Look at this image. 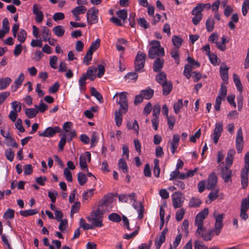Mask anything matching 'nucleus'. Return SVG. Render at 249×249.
I'll return each mask as SVG.
<instances>
[{"label":"nucleus","mask_w":249,"mask_h":249,"mask_svg":"<svg viewBox=\"0 0 249 249\" xmlns=\"http://www.w3.org/2000/svg\"><path fill=\"white\" fill-rule=\"evenodd\" d=\"M230 167L225 166L222 167L221 169V176L224 182L227 183L229 181H231V170L230 169Z\"/></svg>","instance_id":"4468645a"},{"label":"nucleus","mask_w":249,"mask_h":249,"mask_svg":"<svg viewBox=\"0 0 249 249\" xmlns=\"http://www.w3.org/2000/svg\"><path fill=\"white\" fill-rule=\"evenodd\" d=\"M154 167L153 170V173L155 176L156 178H159L160 177V168L159 166V160L158 159H155L154 160Z\"/></svg>","instance_id":"49530a36"},{"label":"nucleus","mask_w":249,"mask_h":249,"mask_svg":"<svg viewBox=\"0 0 249 249\" xmlns=\"http://www.w3.org/2000/svg\"><path fill=\"white\" fill-rule=\"evenodd\" d=\"M127 46V41L124 38H120L117 39L116 47L118 51L124 52L125 47Z\"/></svg>","instance_id":"5701e85b"},{"label":"nucleus","mask_w":249,"mask_h":249,"mask_svg":"<svg viewBox=\"0 0 249 249\" xmlns=\"http://www.w3.org/2000/svg\"><path fill=\"white\" fill-rule=\"evenodd\" d=\"M217 178L214 173H211L207 179L206 188L208 190L214 189L217 184Z\"/></svg>","instance_id":"dca6fc26"},{"label":"nucleus","mask_w":249,"mask_h":249,"mask_svg":"<svg viewBox=\"0 0 249 249\" xmlns=\"http://www.w3.org/2000/svg\"><path fill=\"white\" fill-rule=\"evenodd\" d=\"M90 93L91 95L95 97L100 103L103 102V98L102 95L94 87H92L90 89Z\"/></svg>","instance_id":"de8ad7c7"},{"label":"nucleus","mask_w":249,"mask_h":249,"mask_svg":"<svg viewBox=\"0 0 249 249\" xmlns=\"http://www.w3.org/2000/svg\"><path fill=\"white\" fill-rule=\"evenodd\" d=\"M229 68L226 66L225 63H222L220 67V76L223 81L224 84H227L228 83L229 76H228Z\"/></svg>","instance_id":"2eb2a0df"},{"label":"nucleus","mask_w":249,"mask_h":249,"mask_svg":"<svg viewBox=\"0 0 249 249\" xmlns=\"http://www.w3.org/2000/svg\"><path fill=\"white\" fill-rule=\"evenodd\" d=\"M162 87L163 94L164 95H168L173 89L172 83L170 81H167L161 84Z\"/></svg>","instance_id":"393cba45"},{"label":"nucleus","mask_w":249,"mask_h":249,"mask_svg":"<svg viewBox=\"0 0 249 249\" xmlns=\"http://www.w3.org/2000/svg\"><path fill=\"white\" fill-rule=\"evenodd\" d=\"M100 39L99 38L96 39L94 42L91 43L90 47L89 49V51H90L91 52L93 53L96 51L99 47L100 46Z\"/></svg>","instance_id":"3c124183"},{"label":"nucleus","mask_w":249,"mask_h":249,"mask_svg":"<svg viewBox=\"0 0 249 249\" xmlns=\"http://www.w3.org/2000/svg\"><path fill=\"white\" fill-rule=\"evenodd\" d=\"M167 232V230L164 229L161 232L159 237L155 239V245L156 249H160L161 245L165 242V236Z\"/></svg>","instance_id":"a211bd4d"},{"label":"nucleus","mask_w":249,"mask_h":249,"mask_svg":"<svg viewBox=\"0 0 249 249\" xmlns=\"http://www.w3.org/2000/svg\"><path fill=\"white\" fill-rule=\"evenodd\" d=\"M214 217L215 219V222L214 225V232L215 235H218L219 234L222 228H223V214H216V212L213 214Z\"/></svg>","instance_id":"9d476101"},{"label":"nucleus","mask_w":249,"mask_h":249,"mask_svg":"<svg viewBox=\"0 0 249 249\" xmlns=\"http://www.w3.org/2000/svg\"><path fill=\"white\" fill-rule=\"evenodd\" d=\"M171 55L175 61L176 63L178 65L179 63L178 48H173L170 52Z\"/></svg>","instance_id":"e433bc0d"},{"label":"nucleus","mask_w":249,"mask_h":249,"mask_svg":"<svg viewBox=\"0 0 249 249\" xmlns=\"http://www.w3.org/2000/svg\"><path fill=\"white\" fill-rule=\"evenodd\" d=\"M183 106L182 100L181 99H178V101L174 104L173 108L174 112L176 114L179 112L180 109Z\"/></svg>","instance_id":"8fccbe9b"},{"label":"nucleus","mask_w":249,"mask_h":249,"mask_svg":"<svg viewBox=\"0 0 249 249\" xmlns=\"http://www.w3.org/2000/svg\"><path fill=\"white\" fill-rule=\"evenodd\" d=\"M233 80L237 90L239 92H242L243 90V87L242 83L240 81V79L238 75L235 73H233Z\"/></svg>","instance_id":"7c9ffc66"},{"label":"nucleus","mask_w":249,"mask_h":249,"mask_svg":"<svg viewBox=\"0 0 249 249\" xmlns=\"http://www.w3.org/2000/svg\"><path fill=\"white\" fill-rule=\"evenodd\" d=\"M228 42V41H226V36H223L221 38V42H218L217 40L215 44L217 48L221 51H224L226 48L225 44Z\"/></svg>","instance_id":"cd10ccee"},{"label":"nucleus","mask_w":249,"mask_h":249,"mask_svg":"<svg viewBox=\"0 0 249 249\" xmlns=\"http://www.w3.org/2000/svg\"><path fill=\"white\" fill-rule=\"evenodd\" d=\"M79 225L80 228H82L84 230H89L93 228L92 225L87 223L83 218H80L79 221Z\"/></svg>","instance_id":"680f3d73"},{"label":"nucleus","mask_w":249,"mask_h":249,"mask_svg":"<svg viewBox=\"0 0 249 249\" xmlns=\"http://www.w3.org/2000/svg\"><path fill=\"white\" fill-rule=\"evenodd\" d=\"M156 79L160 85L167 81L166 74L163 71H160V72L156 75Z\"/></svg>","instance_id":"2f4dec72"},{"label":"nucleus","mask_w":249,"mask_h":249,"mask_svg":"<svg viewBox=\"0 0 249 249\" xmlns=\"http://www.w3.org/2000/svg\"><path fill=\"white\" fill-rule=\"evenodd\" d=\"M129 199L131 201H133L132 206L136 210L138 213V218L140 219H142L143 217L144 207L141 203H136L137 197L135 193H132L128 195Z\"/></svg>","instance_id":"423d86ee"},{"label":"nucleus","mask_w":249,"mask_h":249,"mask_svg":"<svg viewBox=\"0 0 249 249\" xmlns=\"http://www.w3.org/2000/svg\"><path fill=\"white\" fill-rule=\"evenodd\" d=\"M193 70V67L191 65H186L184 67L183 71L184 75L187 78L189 79L191 76V71Z\"/></svg>","instance_id":"13d9d810"},{"label":"nucleus","mask_w":249,"mask_h":249,"mask_svg":"<svg viewBox=\"0 0 249 249\" xmlns=\"http://www.w3.org/2000/svg\"><path fill=\"white\" fill-rule=\"evenodd\" d=\"M172 42L175 46L174 48H179L182 44L183 40L178 36H174L172 37Z\"/></svg>","instance_id":"a19ab883"},{"label":"nucleus","mask_w":249,"mask_h":249,"mask_svg":"<svg viewBox=\"0 0 249 249\" xmlns=\"http://www.w3.org/2000/svg\"><path fill=\"white\" fill-rule=\"evenodd\" d=\"M154 92V90L150 88H147L141 91L143 98L146 100L151 99L153 96Z\"/></svg>","instance_id":"c85d7f7f"},{"label":"nucleus","mask_w":249,"mask_h":249,"mask_svg":"<svg viewBox=\"0 0 249 249\" xmlns=\"http://www.w3.org/2000/svg\"><path fill=\"white\" fill-rule=\"evenodd\" d=\"M67 138V134L66 133L63 134V136L58 143V147L60 151H62L64 149V146L66 143Z\"/></svg>","instance_id":"0e129e2a"},{"label":"nucleus","mask_w":249,"mask_h":249,"mask_svg":"<svg viewBox=\"0 0 249 249\" xmlns=\"http://www.w3.org/2000/svg\"><path fill=\"white\" fill-rule=\"evenodd\" d=\"M127 95V93L125 91L116 92L113 98L114 100L116 99V103L120 105V109L123 110L124 113L128 110Z\"/></svg>","instance_id":"20e7f679"},{"label":"nucleus","mask_w":249,"mask_h":249,"mask_svg":"<svg viewBox=\"0 0 249 249\" xmlns=\"http://www.w3.org/2000/svg\"><path fill=\"white\" fill-rule=\"evenodd\" d=\"M201 204V200L198 197H193L190 200L189 206L192 208L199 207Z\"/></svg>","instance_id":"c9c22d12"},{"label":"nucleus","mask_w":249,"mask_h":249,"mask_svg":"<svg viewBox=\"0 0 249 249\" xmlns=\"http://www.w3.org/2000/svg\"><path fill=\"white\" fill-rule=\"evenodd\" d=\"M104 207V205L103 204L99 205L96 209L93 210L90 213V215L87 217L89 221L92 223V226L99 228L103 226Z\"/></svg>","instance_id":"f257e3e1"},{"label":"nucleus","mask_w":249,"mask_h":249,"mask_svg":"<svg viewBox=\"0 0 249 249\" xmlns=\"http://www.w3.org/2000/svg\"><path fill=\"white\" fill-rule=\"evenodd\" d=\"M244 140L243 131L241 127H240L236 133L235 140V146L237 152L240 153L242 152L243 148Z\"/></svg>","instance_id":"1a4fd4ad"},{"label":"nucleus","mask_w":249,"mask_h":249,"mask_svg":"<svg viewBox=\"0 0 249 249\" xmlns=\"http://www.w3.org/2000/svg\"><path fill=\"white\" fill-rule=\"evenodd\" d=\"M194 248L195 249H207V247L203 242L196 240L194 243Z\"/></svg>","instance_id":"774afa93"},{"label":"nucleus","mask_w":249,"mask_h":249,"mask_svg":"<svg viewBox=\"0 0 249 249\" xmlns=\"http://www.w3.org/2000/svg\"><path fill=\"white\" fill-rule=\"evenodd\" d=\"M249 10V0H244L242 7L243 15L246 16Z\"/></svg>","instance_id":"052dcab7"},{"label":"nucleus","mask_w":249,"mask_h":249,"mask_svg":"<svg viewBox=\"0 0 249 249\" xmlns=\"http://www.w3.org/2000/svg\"><path fill=\"white\" fill-rule=\"evenodd\" d=\"M223 124L222 122L216 123L213 130V142L216 144L223 131Z\"/></svg>","instance_id":"f8f14e48"},{"label":"nucleus","mask_w":249,"mask_h":249,"mask_svg":"<svg viewBox=\"0 0 249 249\" xmlns=\"http://www.w3.org/2000/svg\"><path fill=\"white\" fill-rule=\"evenodd\" d=\"M5 155L6 159L10 161H13L15 154L14 151L11 149H7L5 150Z\"/></svg>","instance_id":"bf43d9fd"},{"label":"nucleus","mask_w":249,"mask_h":249,"mask_svg":"<svg viewBox=\"0 0 249 249\" xmlns=\"http://www.w3.org/2000/svg\"><path fill=\"white\" fill-rule=\"evenodd\" d=\"M88 79L85 75L83 74L80 77V78L79 79V89L81 90H84L86 89V80Z\"/></svg>","instance_id":"603ef678"},{"label":"nucleus","mask_w":249,"mask_h":249,"mask_svg":"<svg viewBox=\"0 0 249 249\" xmlns=\"http://www.w3.org/2000/svg\"><path fill=\"white\" fill-rule=\"evenodd\" d=\"M118 167L121 169L124 173L128 172V166L126 161L123 159H120L118 161Z\"/></svg>","instance_id":"f704fd0d"},{"label":"nucleus","mask_w":249,"mask_h":249,"mask_svg":"<svg viewBox=\"0 0 249 249\" xmlns=\"http://www.w3.org/2000/svg\"><path fill=\"white\" fill-rule=\"evenodd\" d=\"M17 36L18 41L22 44L25 42L27 38V32L23 29H20Z\"/></svg>","instance_id":"72a5a7b5"},{"label":"nucleus","mask_w":249,"mask_h":249,"mask_svg":"<svg viewBox=\"0 0 249 249\" xmlns=\"http://www.w3.org/2000/svg\"><path fill=\"white\" fill-rule=\"evenodd\" d=\"M249 170L242 169L241 172V185L242 188H246L248 185L249 178L248 173Z\"/></svg>","instance_id":"412c9836"},{"label":"nucleus","mask_w":249,"mask_h":249,"mask_svg":"<svg viewBox=\"0 0 249 249\" xmlns=\"http://www.w3.org/2000/svg\"><path fill=\"white\" fill-rule=\"evenodd\" d=\"M61 131V128L58 126L54 127H48L43 132H38V135L40 137H52L56 133L60 132Z\"/></svg>","instance_id":"9b49d317"},{"label":"nucleus","mask_w":249,"mask_h":249,"mask_svg":"<svg viewBox=\"0 0 249 249\" xmlns=\"http://www.w3.org/2000/svg\"><path fill=\"white\" fill-rule=\"evenodd\" d=\"M160 106L157 104L153 107L151 122L152 126L155 130H157L159 124V116L160 114Z\"/></svg>","instance_id":"6e6552de"},{"label":"nucleus","mask_w":249,"mask_h":249,"mask_svg":"<svg viewBox=\"0 0 249 249\" xmlns=\"http://www.w3.org/2000/svg\"><path fill=\"white\" fill-rule=\"evenodd\" d=\"M41 36L42 40L45 42H47V40L51 37V32L48 27L46 26L42 27L41 30Z\"/></svg>","instance_id":"b1692460"},{"label":"nucleus","mask_w":249,"mask_h":249,"mask_svg":"<svg viewBox=\"0 0 249 249\" xmlns=\"http://www.w3.org/2000/svg\"><path fill=\"white\" fill-rule=\"evenodd\" d=\"M97 70L95 67H90L87 71L86 73H84L83 74L91 81H93L96 77L95 73L97 72Z\"/></svg>","instance_id":"4be33fe9"},{"label":"nucleus","mask_w":249,"mask_h":249,"mask_svg":"<svg viewBox=\"0 0 249 249\" xmlns=\"http://www.w3.org/2000/svg\"><path fill=\"white\" fill-rule=\"evenodd\" d=\"M208 213V208H206L196 215L195 218V225L197 227L196 231V234L197 235L202 234V232L204 231V227L203 221L207 216Z\"/></svg>","instance_id":"7ed1b4c3"},{"label":"nucleus","mask_w":249,"mask_h":249,"mask_svg":"<svg viewBox=\"0 0 249 249\" xmlns=\"http://www.w3.org/2000/svg\"><path fill=\"white\" fill-rule=\"evenodd\" d=\"M25 114L29 118L35 117L38 113V111L35 108H26L25 111Z\"/></svg>","instance_id":"c03bdc74"},{"label":"nucleus","mask_w":249,"mask_h":249,"mask_svg":"<svg viewBox=\"0 0 249 249\" xmlns=\"http://www.w3.org/2000/svg\"><path fill=\"white\" fill-rule=\"evenodd\" d=\"M15 211L12 209L8 208L4 213L3 217L5 219H12L14 217Z\"/></svg>","instance_id":"09e8293b"},{"label":"nucleus","mask_w":249,"mask_h":249,"mask_svg":"<svg viewBox=\"0 0 249 249\" xmlns=\"http://www.w3.org/2000/svg\"><path fill=\"white\" fill-rule=\"evenodd\" d=\"M179 140V136L178 134H175L173 136V140L171 142V151L173 154L175 152L176 149L178 146V142Z\"/></svg>","instance_id":"a878e982"},{"label":"nucleus","mask_w":249,"mask_h":249,"mask_svg":"<svg viewBox=\"0 0 249 249\" xmlns=\"http://www.w3.org/2000/svg\"><path fill=\"white\" fill-rule=\"evenodd\" d=\"M126 126L128 129L134 130L137 135H138L139 126L138 123L136 120H135L133 123L130 121L128 122L126 124Z\"/></svg>","instance_id":"c756f323"},{"label":"nucleus","mask_w":249,"mask_h":249,"mask_svg":"<svg viewBox=\"0 0 249 249\" xmlns=\"http://www.w3.org/2000/svg\"><path fill=\"white\" fill-rule=\"evenodd\" d=\"M98 134L96 132H93L92 133L90 141L91 147H94L98 142Z\"/></svg>","instance_id":"e2e57ef3"},{"label":"nucleus","mask_w":249,"mask_h":249,"mask_svg":"<svg viewBox=\"0 0 249 249\" xmlns=\"http://www.w3.org/2000/svg\"><path fill=\"white\" fill-rule=\"evenodd\" d=\"M77 180L79 184L80 185L83 186L87 181V176L82 172H79L77 174Z\"/></svg>","instance_id":"79ce46f5"},{"label":"nucleus","mask_w":249,"mask_h":249,"mask_svg":"<svg viewBox=\"0 0 249 249\" xmlns=\"http://www.w3.org/2000/svg\"><path fill=\"white\" fill-rule=\"evenodd\" d=\"M164 62L163 59L160 57L156 58L153 65L154 71L157 72L160 71L163 67Z\"/></svg>","instance_id":"6ab92c4d"},{"label":"nucleus","mask_w":249,"mask_h":249,"mask_svg":"<svg viewBox=\"0 0 249 249\" xmlns=\"http://www.w3.org/2000/svg\"><path fill=\"white\" fill-rule=\"evenodd\" d=\"M185 210L183 208L180 209L178 210L176 213V219L177 221H181L184 215Z\"/></svg>","instance_id":"69168bd1"},{"label":"nucleus","mask_w":249,"mask_h":249,"mask_svg":"<svg viewBox=\"0 0 249 249\" xmlns=\"http://www.w3.org/2000/svg\"><path fill=\"white\" fill-rule=\"evenodd\" d=\"M116 14L118 18L122 20L123 22H126L127 18V13L125 10H119L116 12Z\"/></svg>","instance_id":"ea45409f"},{"label":"nucleus","mask_w":249,"mask_h":249,"mask_svg":"<svg viewBox=\"0 0 249 249\" xmlns=\"http://www.w3.org/2000/svg\"><path fill=\"white\" fill-rule=\"evenodd\" d=\"M121 110L119 109L115 113V121L118 126H120L122 123V114Z\"/></svg>","instance_id":"37998d69"},{"label":"nucleus","mask_w":249,"mask_h":249,"mask_svg":"<svg viewBox=\"0 0 249 249\" xmlns=\"http://www.w3.org/2000/svg\"><path fill=\"white\" fill-rule=\"evenodd\" d=\"M95 189H91L86 192H84L82 195V198L84 200H88L91 198L94 194Z\"/></svg>","instance_id":"4d7b16f0"},{"label":"nucleus","mask_w":249,"mask_h":249,"mask_svg":"<svg viewBox=\"0 0 249 249\" xmlns=\"http://www.w3.org/2000/svg\"><path fill=\"white\" fill-rule=\"evenodd\" d=\"M25 75L23 73L21 72L18 75V78L14 81V86H12V89L14 92H15L21 86L24 80Z\"/></svg>","instance_id":"aec40b11"},{"label":"nucleus","mask_w":249,"mask_h":249,"mask_svg":"<svg viewBox=\"0 0 249 249\" xmlns=\"http://www.w3.org/2000/svg\"><path fill=\"white\" fill-rule=\"evenodd\" d=\"M38 212L36 209H29L27 210L20 211L19 213L20 214L24 217H27L30 215H33Z\"/></svg>","instance_id":"4c0bfd02"},{"label":"nucleus","mask_w":249,"mask_h":249,"mask_svg":"<svg viewBox=\"0 0 249 249\" xmlns=\"http://www.w3.org/2000/svg\"><path fill=\"white\" fill-rule=\"evenodd\" d=\"M204 231L202 232V234H200V235H198V236H201L203 237V239L205 241H210L212 239L213 234V233L214 232V230H211L210 231H208L207 232H206L205 234H203Z\"/></svg>","instance_id":"5fc2aeb1"},{"label":"nucleus","mask_w":249,"mask_h":249,"mask_svg":"<svg viewBox=\"0 0 249 249\" xmlns=\"http://www.w3.org/2000/svg\"><path fill=\"white\" fill-rule=\"evenodd\" d=\"M87 160H88L89 161H90L91 160V154L89 152H86L85 155L80 157V166L82 170L86 169L87 171L88 170L87 164Z\"/></svg>","instance_id":"f3484780"},{"label":"nucleus","mask_w":249,"mask_h":249,"mask_svg":"<svg viewBox=\"0 0 249 249\" xmlns=\"http://www.w3.org/2000/svg\"><path fill=\"white\" fill-rule=\"evenodd\" d=\"M11 82L12 79L8 77L0 78V90L6 89Z\"/></svg>","instance_id":"bb28decb"},{"label":"nucleus","mask_w":249,"mask_h":249,"mask_svg":"<svg viewBox=\"0 0 249 249\" xmlns=\"http://www.w3.org/2000/svg\"><path fill=\"white\" fill-rule=\"evenodd\" d=\"M86 11L87 8L85 6L79 5L73 8L71 10V13H74L75 15H76V14L79 15L84 14Z\"/></svg>","instance_id":"a18cd8bd"},{"label":"nucleus","mask_w":249,"mask_h":249,"mask_svg":"<svg viewBox=\"0 0 249 249\" xmlns=\"http://www.w3.org/2000/svg\"><path fill=\"white\" fill-rule=\"evenodd\" d=\"M182 194L180 192H176L172 195V203L175 209L182 206L183 200L182 199Z\"/></svg>","instance_id":"ddd939ff"},{"label":"nucleus","mask_w":249,"mask_h":249,"mask_svg":"<svg viewBox=\"0 0 249 249\" xmlns=\"http://www.w3.org/2000/svg\"><path fill=\"white\" fill-rule=\"evenodd\" d=\"M146 55L141 51H139L135 57L134 62L135 71L137 72L143 71L142 70L145 61Z\"/></svg>","instance_id":"39448f33"},{"label":"nucleus","mask_w":249,"mask_h":249,"mask_svg":"<svg viewBox=\"0 0 249 249\" xmlns=\"http://www.w3.org/2000/svg\"><path fill=\"white\" fill-rule=\"evenodd\" d=\"M99 10L95 7L89 9L86 14L88 24L90 25L95 24L98 21Z\"/></svg>","instance_id":"0eeeda50"},{"label":"nucleus","mask_w":249,"mask_h":249,"mask_svg":"<svg viewBox=\"0 0 249 249\" xmlns=\"http://www.w3.org/2000/svg\"><path fill=\"white\" fill-rule=\"evenodd\" d=\"M12 111L20 112L21 110V104L18 101H13L11 103Z\"/></svg>","instance_id":"6e6d98bb"},{"label":"nucleus","mask_w":249,"mask_h":249,"mask_svg":"<svg viewBox=\"0 0 249 249\" xmlns=\"http://www.w3.org/2000/svg\"><path fill=\"white\" fill-rule=\"evenodd\" d=\"M109 220L114 222H119L121 220V217L117 213H113L109 214L108 216Z\"/></svg>","instance_id":"864d4df0"},{"label":"nucleus","mask_w":249,"mask_h":249,"mask_svg":"<svg viewBox=\"0 0 249 249\" xmlns=\"http://www.w3.org/2000/svg\"><path fill=\"white\" fill-rule=\"evenodd\" d=\"M218 190L211 192L208 196L209 199L207 202L211 203L213 201L215 200L218 196Z\"/></svg>","instance_id":"338daca9"},{"label":"nucleus","mask_w":249,"mask_h":249,"mask_svg":"<svg viewBox=\"0 0 249 249\" xmlns=\"http://www.w3.org/2000/svg\"><path fill=\"white\" fill-rule=\"evenodd\" d=\"M214 27V19L212 18H209L206 22V28L208 32H212Z\"/></svg>","instance_id":"58836bf2"},{"label":"nucleus","mask_w":249,"mask_h":249,"mask_svg":"<svg viewBox=\"0 0 249 249\" xmlns=\"http://www.w3.org/2000/svg\"><path fill=\"white\" fill-rule=\"evenodd\" d=\"M150 45L151 46L148 53L149 58L153 59L157 58V57H160L164 55V49L161 47L160 41L157 40L152 41Z\"/></svg>","instance_id":"f03ea898"},{"label":"nucleus","mask_w":249,"mask_h":249,"mask_svg":"<svg viewBox=\"0 0 249 249\" xmlns=\"http://www.w3.org/2000/svg\"><path fill=\"white\" fill-rule=\"evenodd\" d=\"M54 34L58 37L62 36L65 33V30L62 25H57L53 28Z\"/></svg>","instance_id":"473e14b6"}]
</instances>
